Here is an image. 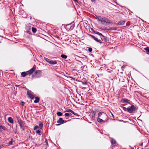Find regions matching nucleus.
I'll list each match as a JSON object with an SVG mask.
<instances>
[{
	"label": "nucleus",
	"instance_id": "1",
	"mask_svg": "<svg viewBox=\"0 0 149 149\" xmlns=\"http://www.w3.org/2000/svg\"><path fill=\"white\" fill-rule=\"evenodd\" d=\"M122 103L125 104V105H128V107L127 108V111H135L136 108L133 105L131 104L132 102L130 100L127 99H123L121 100Z\"/></svg>",
	"mask_w": 149,
	"mask_h": 149
},
{
	"label": "nucleus",
	"instance_id": "2",
	"mask_svg": "<svg viewBox=\"0 0 149 149\" xmlns=\"http://www.w3.org/2000/svg\"><path fill=\"white\" fill-rule=\"evenodd\" d=\"M95 18L98 21H100L102 24L106 25L111 23V20L105 17H102L101 16H97Z\"/></svg>",
	"mask_w": 149,
	"mask_h": 149
},
{
	"label": "nucleus",
	"instance_id": "3",
	"mask_svg": "<svg viewBox=\"0 0 149 149\" xmlns=\"http://www.w3.org/2000/svg\"><path fill=\"white\" fill-rule=\"evenodd\" d=\"M35 74L36 77H40L42 75V72L41 71L39 70L36 71Z\"/></svg>",
	"mask_w": 149,
	"mask_h": 149
},
{
	"label": "nucleus",
	"instance_id": "4",
	"mask_svg": "<svg viewBox=\"0 0 149 149\" xmlns=\"http://www.w3.org/2000/svg\"><path fill=\"white\" fill-rule=\"evenodd\" d=\"M44 59L46 61H47L48 63H49L50 64H56V61L50 60L49 59L45 57L44 58Z\"/></svg>",
	"mask_w": 149,
	"mask_h": 149
},
{
	"label": "nucleus",
	"instance_id": "5",
	"mask_svg": "<svg viewBox=\"0 0 149 149\" xmlns=\"http://www.w3.org/2000/svg\"><path fill=\"white\" fill-rule=\"evenodd\" d=\"M27 94L31 99H33L35 97V96L32 94L30 91H28L27 92Z\"/></svg>",
	"mask_w": 149,
	"mask_h": 149
},
{
	"label": "nucleus",
	"instance_id": "6",
	"mask_svg": "<svg viewBox=\"0 0 149 149\" xmlns=\"http://www.w3.org/2000/svg\"><path fill=\"white\" fill-rule=\"evenodd\" d=\"M66 122V121L65 122V121L62 118H60L59 120L57 121V123H60L58 124H56V126L62 124Z\"/></svg>",
	"mask_w": 149,
	"mask_h": 149
},
{
	"label": "nucleus",
	"instance_id": "7",
	"mask_svg": "<svg viewBox=\"0 0 149 149\" xmlns=\"http://www.w3.org/2000/svg\"><path fill=\"white\" fill-rule=\"evenodd\" d=\"M36 69V67L34 65L31 69L29 71H27L28 74H32L35 70Z\"/></svg>",
	"mask_w": 149,
	"mask_h": 149
},
{
	"label": "nucleus",
	"instance_id": "8",
	"mask_svg": "<svg viewBox=\"0 0 149 149\" xmlns=\"http://www.w3.org/2000/svg\"><path fill=\"white\" fill-rule=\"evenodd\" d=\"M18 122L19 124L20 127L22 128L24 125V122L19 119H18Z\"/></svg>",
	"mask_w": 149,
	"mask_h": 149
},
{
	"label": "nucleus",
	"instance_id": "9",
	"mask_svg": "<svg viewBox=\"0 0 149 149\" xmlns=\"http://www.w3.org/2000/svg\"><path fill=\"white\" fill-rule=\"evenodd\" d=\"M91 36L97 42H100L101 43H102V42L100 41V40H98L97 38L95 37L93 35H91Z\"/></svg>",
	"mask_w": 149,
	"mask_h": 149
},
{
	"label": "nucleus",
	"instance_id": "10",
	"mask_svg": "<svg viewBox=\"0 0 149 149\" xmlns=\"http://www.w3.org/2000/svg\"><path fill=\"white\" fill-rule=\"evenodd\" d=\"M93 32L94 33H95V34H97V35H98L99 36H102V37H104V36L103 35L102 33L99 32H98L97 31H93Z\"/></svg>",
	"mask_w": 149,
	"mask_h": 149
},
{
	"label": "nucleus",
	"instance_id": "11",
	"mask_svg": "<svg viewBox=\"0 0 149 149\" xmlns=\"http://www.w3.org/2000/svg\"><path fill=\"white\" fill-rule=\"evenodd\" d=\"M21 75L23 77H24L25 76H26V75L28 74L27 71L26 72H22L21 73Z\"/></svg>",
	"mask_w": 149,
	"mask_h": 149
},
{
	"label": "nucleus",
	"instance_id": "12",
	"mask_svg": "<svg viewBox=\"0 0 149 149\" xmlns=\"http://www.w3.org/2000/svg\"><path fill=\"white\" fill-rule=\"evenodd\" d=\"M39 97H35V100L34 101V102L35 103H37L39 102Z\"/></svg>",
	"mask_w": 149,
	"mask_h": 149
},
{
	"label": "nucleus",
	"instance_id": "13",
	"mask_svg": "<svg viewBox=\"0 0 149 149\" xmlns=\"http://www.w3.org/2000/svg\"><path fill=\"white\" fill-rule=\"evenodd\" d=\"M125 23V21L123 20H121L118 23V24L119 25H123Z\"/></svg>",
	"mask_w": 149,
	"mask_h": 149
},
{
	"label": "nucleus",
	"instance_id": "14",
	"mask_svg": "<svg viewBox=\"0 0 149 149\" xmlns=\"http://www.w3.org/2000/svg\"><path fill=\"white\" fill-rule=\"evenodd\" d=\"M120 109L121 111H122V110H123L125 111L127 110V108L124 107H121Z\"/></svg>",
	"mask_w": 149,
	"mask_h": 149
},
{
	"label": "nucleus",
	"instance_id": "15",
	"mask_svg": "<svg viewBox=\"0 0 149 149\" xmlns=\"http://www.w3.org/2000/svg\"><path fill=\"white\" fill-rule=\"evenodd\" d=\"M8 121L11 123H13V120L11 117H9L8 118Z\"/></svg>",
	"mask_w": 149,
	"mask_h": 149
},
{
	"label": "nucleus",
	"instance_id": "16",
	"mask_svg": "<svg viewBox=\"0 0 149 149\" xmlns=\"http://www.w3.org/2000/svg\"><path fill=\"white\" fill-rule=\"evenodd\" d=\"M0 128L5 130H7V128L5 126H3L1 124H0Z\"/></svg>",
	"mask_w": 149,
	"mask_h": 149
},
{
	"label": "nucleus",
	"instance_id": "17",
	"mask_svg": "<svg viewBox=\"0 0 149 149\" xmlns=\"http://www.w3.org/2000/svg\"><path fill=\"white\" fill-rule=\"evenodd\" d=\"M146 52V53L149 54V47H147L144 48Z\"/></svg>",
	"mask_w": 149,
	"mask_h": 149
},
{
	"label": "nucleus",
	"instance_id": "18",
	"mask_svg": "<svg viewBox=\"0 0 149 149\" xmlns=\"http://www.w3.org/2000/svg\"><path fill=\"white\" fill-rule=\"evenodd\" d=\"M111 143L112 144H115L116 143V141L115 140L111 139Z\"/></svg>",
	"mask_w": 149,
	"mask_h": 149
},
{
	"label": "nucleus",
	"instance_id": "19",
	"mask_svg": "<svg viewBox=\"0 0 149 149\" xmlns=\"http://www.w3.org/2000/svg\"><path fill=\"white\" fill-rule=\"evenodd\" d=\"M32 32L33 33H36L37 31V29H36L34 27L32 28Z\"/></svg>",
	"mask_w": 149,
	"mask_h": 149
},
{
	"label": "nucleus",
	"instance_id": "20",
	"mask_svg": "<svg viewBox=\"0 0 149 149\" xmlns=\"http://www.w3.org/2000/svg\"><path fill=\"white\" fill-rule=\"evenodd\" d=\"M43 126V124L42 123H40L39 124V129H41Z\"/></svg>",
	"mask_w": 149,
	"mask_h": 149
},
{
	"label": "nucleus",
	"instance_id": "21",
	"mask_svg": "<svg viewBox=\"0 0 149 149\" xmlns=\"http://www.w3.org/2000/svg\"><path fill=\"white\" fill-rule=\"evenodd\" d=\"M61 57L64 59H66L67 58V56L66 55L64 54H62L61 55Z\"/></svg>",
	"mask_w": 149,
	"mask_h": 149
},
{
	"label": "nucleus",
	"instance_id": "22",
	"mask_svg": "<svg viewBox=\"0 0 149 149\" xmlns=\"http://www.w3.org/2000/svg\"><path fill=\"white\" fill-rule=\"evenodd\" d=\"M97 121L98 122H99V123H101V122H102V121H103V120L102 119L100 118H98V119H97Z\"/></svg>",
	"mask_w": 149,
	"mask_h": 149
},
{
	"label": "nucleus",
	"instance_id": "23",
	"mask_svg": "<svg viewBox=\"0 0 149 149\" xmlns=\"http://www.w3.org/2000/svg\"><path fill=\"white\" fill-rule=\"evenodd\" d=\"M13 141V139H11V141L8 144L9 145H12Z\"/></svg>",
	"mask_w": 149,
	"mask_h": 149
},
{
	"label": "nucleus",
	"instance_id": "24",
	"mask_svg": "<svg viewBox=\"0 0 149 149\" xmlns=\"http://www.w3.org/2000/svg\"><path fill=\"white\" fill-rule=\"evenodd\" d=\"M57 114L58 116H61L62 115V112H57Z\"/></svg>",
	"mask_w": 149,
	"mask_h": 149
},
{
	"label": "nucleus",
	"instance_id": "25",
	"mask_svg": "<svg viewBox=\"0 0 149 149\" xmlns=\"http://www.w3.org/2000/svg\"><path fill=\"white\" fill-rule=\"evenodd\" d=\"M101 38L102 39H103L104 41H106V40H107L106 37L104 36V37H102V36L101 37Z\"/></svg>",
	"mask_w": 149,
	"mask_h": 149
},
{
	"label": "nucleus",
	"instance_id": "26",
	"mask_svg": "<svg viewBox=\"0 0 149 149\" xmlns=\"http://www.w3.org/2000/svg\"><path fill=\"white\" fill-rule=\"evenodd\" d=\"M70 112L69 113H66L65 114V115L66 116H70Z\"/></svg>",
	"mask_w": 149,
	"mask_h": 149
},
{
	"label": "nucleus",
	"instance_id": "27",
	"mask_svg": "<svg viewBox=\"0 0 149 149\" xmlns=\"http://www.w3.org/2000/svg\"><path fill=\"white\" fill-rule=\"evenodd\" d=\"M64 112H73V111H72L70 109H69L68 110H67L64 111Z\"/></svg>",
	"mask_w": 149,
	"mask_h": 149
},
{
	"label": "nucleus",
	"instance_id": "28",
	"mask_svg": "<svg viewBox=\"0 0 149 149\" xmlns=\"http://www.w3.org/2000/svg\"><path fill=\"white\" fill-rule=\"evenodd\" d=\"M37 129H39V126H35L34 128V130H37Z\"/></svg>",
	"mask_w": 149,
	"mask_h": 149
},
{
	"label": "nucleus",
	"instance_id": "29",
	"mask_svg": "<svg viewBox=\"0 0 149 149\" xmlns=\"http://www.w3.org/2000/svg\"><path fill=\"white\" fill-rule=\"evenodd\" d=\"M88 50L89 52H91L92 51V49L91 48V47L89 48Z\"/></svg>",
	"mask_w": 149,
	"mask_h": 149
},
{
	"label": "nucleus",
	"instance_id": "30",
	"mask_svg": "<svg viewBox=\"0 0 149 149\" xmlns=\"http://www.w3.org/2000/svg\"><path fill=\"white\" fill-rule=\"evenodd\" d=\"M100 29H102V30H108V29H105V28H100Z\"/></svg>",
	"mask_w": 149,
	"mask_h": 149
},
{
	"label": "nucleus",
	"instance_id": "31",
	"mask_svg": "<svg viewBox=\"0 0 149 149\" xmlns=\"http://www.w3.org/2000/svg\"><path fill=\"white\" fill-rule=\"evenodd\" d=\"M36 132L37 134H39L40 132L39 130H36Z\"/></svg>",
	"mask_w": 149,
	"mask_h": 149
},
{
	"label": "nucleus",
	"instance_id": "32",
	"mask_svg": "<svg viewBox=\"0 0 149 149\" xmlns=\"http://www.w3.org/2000/svg\"><path fill=\"white\" fill-rule=\"evenodd\" d=\"M74 115H77V116H79V115H78L75 112H72Z\"/></svg>",
	"mask_w": 149,
	"mask_h": 149
},
{
	"label": "nucleus",
	"instance_id": "33",
	"mask_svg": "<svg viewBox=\"0 0 149 149\" xmlns=\"http://www.w3.org/2000/svg\"><path fill=\"white\" fill-rule=\"evenodd\" d=\"M101 112H99L98 113V116H101L102 115Z\"/></svg>",
	"mask_w": 149,
	"mask_h": 149
},
{
	"label": "nucleus",
	"instance_id": "34",
	"mask_svg": "<svg viewBox=\"0 0 149 149\" xmlns=\"http://www.w3.org/2000/svg\"><path fill=\"white\" fill-rule=\"evenodd\" d=\"M25 103L23 102H22V106H24V104Z\"/></svg>",
	"mask_w": 149,
	"mask_h": 149
},
{
	"label": "nucleus",
	"instance_id": "35",
	"mask_svg": "<svg viewBox=\"0 0 149 149\" xmlns=\"http://www.w3.org/2000/svg\"><path fill=\"white\" fill-rule=\"evenodd\" d=\"M15 86L16 87H18V86H19V85H15Z\"/></svg>",
	"mask_w": 149,
	"mask_h": 149
},
{
	"label": "nucleus",
	"instance_id": "36",
	"mask_svg": "<svg viewBox=\"0 0 149 149\" xmlns=\"http://www.w3.org/2000/svg\"><path fill=\"white\" fill-rule=\"evenodd\" d=\"M111 114L112 115V116H113V114L112 113V112H111Z\"/></svg>",
	"mask_w": 149,
	"mask_h": 149
},
{
	"label": "nucleus",
	"instance_id": "37",
	"mask_svg": "<svg viewBox=\"0 0 149 149\" xmlns=\"http://www.w3.org/2000/svg\"><path fill=\"white\" fill-rule=\"evenodd\" d=\"M58 106V108L59 109V111H61V110H60L59 109V106Z\"/></svg>",
	"mask_w": 149,
	"mask_h": 149
},
{
	"label": "nucleus",
	"instance_id": "38",
	"mask_svg": "<svg viewBox=\"0 0 149 149\" xmlns=\"http://www.w3.org/2000/svg\"><path fill=\"white\" fill-rule=\"evenodd\" d=\"M95 0H91V1H92V2H93V1H95Z\"/></svg>",
	"mask_w": 149,
	"mask_h": 149
},
{
	"label": "nucleus",
	"instance_id": "39",
	"mask_svg": "<svg viewBox=\"0 0 149 149\" xmlns=\"http://www.w3.org/2000/svg\"><path fill=\"white\" fill-rule=\"evenodd\" d=\"M45 141H46V144H47V142L46 140Z\"/></svg>",
	"mask_w": 149,
	"mask_h": 149
},
{
	"label": "nucleus",
	"instance_id": "40",
	"mask_svg": "<svg viewBox=\"0 0 149 149\" xmlns=\"http://www.w3.org/2000/svg\"><path fill=\"white\" fill-rule=\"evenodd\" d=\"M27 32H29V31H27Z\"/></svg>",
	"mask_w": 149,
	"mask_h": 149
}]
</instances>
